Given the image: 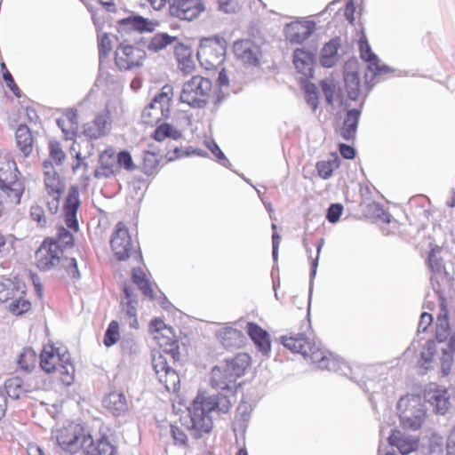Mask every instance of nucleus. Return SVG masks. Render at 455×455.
<instances>
[{
    "mask_svg": "<svg viewBox=\"0 0 455 455\" xmlns=\"http://www.w3.org/2000/svg\"><path fill=\"white\" fill-rule=\"evenodd\" d=\"M148 331L161 349L152 355L154 371L166 390L176 392L180 388V379L173 366L180 362L181 351L173 328L163 319L155 318L150 322Z\"/></svg>",
    "mask_w": 455,
    "mask_h": 455,
    "instance_id": "1",
    "label": "nucleus"
},
{
    "mask_svg": "<svg viewBox=\"0 0 455 455\" xmlns=\"http://www.w3.org/2000/svg\"><path fill=\"white\" fill-rule=\"evenodd\" d=\"M281 342L292 353L302 355L305 359L314 363L318 370L339 371L347 368V363L338 355L325 349L320 342L305 333L283 336Z\"/></svg>",
    "mask_w": 455,
    "mask_h": 455,
    "instance_id": "2",
    "label": "nucleus"
},
{
    "mask_svg": "<svg viewBox=\"0 0 455 455\" xmlns=\"http://www.w3.org/2000/svg\"><path fill=\"white\" fill-rule=\"evenodd\" d=\"M438 353H441L442 372L444 376H448L454 362L455 334L451 331L443 302L442 303V313L437 318L435 338L426 343L420 354L421 360L425 363H431Z\"/></svg>",
    "mask_w": 455,
    "mask_h": 455,
    "instance_id": "3",
    "label": "nucleus"
},
{
    "mask_svg": "<svg viewBox=\"0 0 455 455\" xmlns=\"http://www.w3.org/2000/svg\"><path fill=\"white\" fill-rule=\"evenodd\" d=\"M231 406L230 400L224 395L210 396L205 393L198 394L189 411L190 423L188 425V429L190 435L198 439L209 434L213 428L210 413L212 411L227 413Z\"/></svg>",
    "mask_w": 455,
    "mask_h": 455,
    "instance_id": "4",
    "label": "nucleus"
},
{
    "mask_svg": "<svg viewBox=\"0 0 455 455\" xmlns=\"http://www.w3.org/2000/svg\"><path fill=\"white\" fill-rule=\"evenodd\" d=\"M251 359L247 353H238L230 359L214 366L211 372V385L220 391H233L237 387V379L249 370Z\"/></svg>",
    "mask_w": 455,
    "mask_h": 455,
    "instance_id": "5",
    "label": "nucleus"
},
{
    "mask_svg": "<svg viewBox=\"0 0 455 455\" xmlns=\"http://www.w3.org/2000/svg\"><path fill=\"white\" fill-rule=\"evenodd\" d=\"M180 99L192 108H203L212 100L220 102L222 95L210 78L196 75L183 84Z\"/></svg>",
    "mask_w": 455,
    "mask_h": 455,
    "instance_id": "6",
    "label": "nucleus"
},
{
    "mask_svg": "<svg viewBox=\"0 0 455 455\" xmlns=\"http://www.w3.org/2000/svg\"><path fill=\"white\" fill-rule=\"evenodd\" d=\"M56 438L61 449L71 454L83 450L88 455V451L98 448V441L94 443L92 435L79 424H68L59 431Z\"/></svg>",
    "mask_w": 455,
    "mask_h": 455,
    "instance_id": "7",
    "label": "nucleus"
},
{
    "mask_svg": "<svg viewBox=\"0 0 455 455\" xmlns=\"http://www.w3.org/2000/svg\"><path fill=\"white\" fill-rule=\"evenodd\" d=\"M132 283L124 287V296L121 300L122 312L130 327L140 328L137 319V308L139 306L138 291H142V270L140 267L132 268Z\"/></svg>",
    "mask_w": 455,
    "mask_h": 455,
    "instance_id": "8",
    "label": "nucleus"
},
{
    "mask_svg": "<svg viewBox=\"0 0 455 455\" xmlns=\"http://www.w3.org/2000/svg\"><path fill=\"white\" fill-rule=\"evenodd\" d=\"M18 172L16 164L7 154L0 153V188L14 200L20 203V198L24 191L23 184L17 180Z\"/></svg>",
    "mask_w": 455,
    "mask_h": 455,
    "instance_id": "9",
    "label": "nucleus"
},
{
    "mask_svg": "<svg viewBox=\"0 0 455 455\" xmlns=\"http://www.w3.org/2000/svg\"><path fill=\"white\" fill-rule=\"evenodd\" d=\"M225 42L218 38L203 40L197 50V59L206 70H212L221 66L225 60Z\"/></svg>",
    "mask_w": 455,
    "mask_h": 455,
    "instance_id": "10",
    "label": "nucleus"
},
{
    "mask_svg": "<svg viewBox=\"0 0 455 455\" xmlns=\"http://www.w3.org/2000/svg\"><path fill=\"white\" fill-rule=\"evenodd\" d=\"M401 425L405 429H419L425 419L426 412L417 397L401 398L398 403Z\"/></svg>",
    "mask_w": 455,
    "mask_h": 455,
    "instance_id": "11",
    "label": "nucleus"
},
{
    "mask_svg": "<svg viewBox=\"0 0 455 455\" xmlns=\"http://www.w3.org/2000/svg\"><path fill=\"white\" fill-rule=\"evenodd\" d=\"M172 97V88L169 85L164 86L161 92L156 94L146 108L144 117H147V120L144 122L153 124L168 118L170 116Z\"/></svg>",
    "mask_w": 455,
    "mask_h": 455,
    "instance_id": "12",
    "label": "nucleus"
},
{
    "mask_svg": "<svg viewBox=\"0 0 455 455\" xmlns=\"http://www.w3.org/2000/svg\"><path fill=\"white\" fill-rule=\"evenodd\" d=\"M63 250L54 240L45 239L36 251V266L40 270L48 271L62 260Z\"/></svg>",
    "mask_w": 455,
    "mask_h": 455,
    "instance_id": "13",
    "label": "nucleus"
},
{
    "mask_svg": "<svg viewBox=\"0 0 455 455\" xmlns=\"http://www.w3.org/2000/svg\"><path fill=\"white\" fill-rule=\"evenodd\" d=\"M204 10L203 0H170V14L180 20H193Z\"/></svg>",
    "mask_w": 455,
    "mask_h": 455,
    "instance_id": "14",
    "label": "nucleus"
},
{
    "mask_svg": "<svg viewBox=\"0 0 455 455\" xmlns=\"http://www.w3.org/2000/svg\"><path fill=\"white\" fill-rule=\"evenodd\" d=\"M110 245L115 256L119 260H125L130 257L132 243L129 231L123 222H118L111 235Z\"/></svg>",
    "mask_w": 455,
    "mask_h": 455,
    "instance_id": "15",
    "label": "nucleus"
},
{
    "mask_svg": "<svg viewBox=\"0 0 455 455\" xmlns=\"http://www.w3.org/2000/svg\"><path fill=\"white\" fill-rule=\"evenodd\" d=\"M450 395L447 388L435 384L429 385L424 392L425 402L433 407L436 414L444 415L451 408Z\"/></svg>",
    "mask_w": 455,
    "mask_h": 455,
    "instance_id": "16",
    "label": "nucleus"
},
{
    "mask_svg": "<svg viewBox=\"0 0 455 455\" xmlns=\"http://www.w3.org/2000/svg\"><path fill=\"white\" fill-rule=\"evenodd\" d=\"M141 60L142 52L138 46L122 45L116 51V64L121 70H129L140 67Z\"/></svg>",
    "mask_w": 455,
    "mask_h": 455,
    "instance_id": "17",
    "label": "nucleus"
},
{
    "mask_svg": "<svg viewBox=\"0 0 455 455\" xmlns=\"http://www.w3.org/2000/svg\"><path fill=\"white\" fill-rule=\"evenodd\" d=\"M235 56L244 65L258 66L259 63V48L251 40L243 39L234 43Z\"/></svg>",
    "mask_w": 455,
    "mask_h": 455,
    "instance_id": "18",
    "label": "nucleus"
},
{
    "mask_svg": "<svg viewBox=\"0 0 455 455\" xmlns=\"http://www.w3.org/2000/svg\"><path fill=\"white\" fill-rule=\"evenodd\" d=\"M315 30V23L312 21H292L286 24L284 36L291 44H301L307 39Z\"/></svg>",
    "mask_w": 455,
    "mask_h": 455,
    "instance_id": "19",
    "label": "nucleus"
},
{
    "mask_svg": "<svg viewBox=\"0 0 455 455\" xmlns=\"http://www.w3.org/2000/svg\"><path fill=\"white\" fill-rule=\"evenodd\" d=\"M360 57L368 63V68L375 75H383L389 71L388 67L382 65L378 56L372 52L365 35H362L358 42Z\"/></svg>",
    "mask_w": 455,
    "mask_h": 455,
    "instance_id": "20",
    "label": "nucleus"
},
{
    "mask_svg": "<svg viewBox=\"0 0 455 455\" xmlns=\"http://www.w3.org/2000/svg\"><path fill=\"white\" fill-rule=\"evenodd\" d=\"M245 330L257 349L264 355H268L271 351V339L269 333L259 324L252 322L247 323Z\"/></svg>",
    "mask_w": 455,
    "mask_h": 455,
    "instance_id": "21",
    "label": "nucleus"
},
{
    "mask_svg": "<svg viewBox=\"0 0 455 455\" xmlns=\"http://www.w3.org/2000/svg\"><path fill=\"white\" fill-rule=\"evenodd\" d=\"M80 205L79 200V191L76 187L72 186L68 194L66 197L64 204V212L66 217V224L67 226L75 230H78V221L76 220V212L77 209Z\"/></svg>",
    "mask_w": 455,
    "mask_h": 455,
    "instance_id": "22",
    "label": "nucleus"
},
{
    "mask_svg": "<svg viewBox=\"0 0 455 455\" xmlns=\"http://www.w3.org/2000/svg\"><path fill=\"white\" fill-rule=\"evenodd\" d=\"M174 56L178 63V68L183 75L192 74L196 70L193 52L189 46L181 43L176 44L174 47Z\"/></svg>",
    "mask_w": 455,
    "mask_h": 455,
    "instance_id": "23",
    "label": "nucleus"
},
{
    "mask_svg": "<svg viewBox=\"0 0 455 455\" xmlns=\"http://www.w3.org/2000/svg\"><path fill=\"white\" fill-rule=\"evenodd\" d=\"M391 445L395 446L403 455H407L419 447V441L418 438L407 436L400 430H393L388 437Z\"/></svg>",
    "mask_w": 455,
    "mask_h": 455,
    "instance_id": "24",
    "label": "nucleus"
},
{
    "mask_svg": "<svg viewBox=\"0 0 455 455\" xmlns=\"http://www.w3.org/2000/svg\"><path fill=\"white\" fill-rule=\"evenodd\" d=\"M293 64L305 79L313 76L314 55L305 49L298 48L293 52Z\"/></svg>",
    "mask_w": 455,
    "mask_h": 455,
    "instance_id": "25",
    "label": "nucleus"
},
{
    "mask_svg": "<svg viewBox=\"0 0 455 455\" xmlns=\"http://www.w3.org/2000/svg\"><path fill=\"white\" fill-rule=\"evenodd\" d=\"M110 128V124L108 122V117L104 115H98L92 122L87 123L84 125L83 133L89 140H96L105 136Z\"/></svg>",
    "mask_w": 455,
    "mask_h": 455,
    "instance_id": "26",
    "label": "nucleus"
},
{
    "mask_svg": "<svg viewBox=\"0 0 455 455\" xmlns=\"http://www.w3.org/2000/svg\"><path fill=\"white\" fill-rule=\"evenodd\" d=\"M57 371L60 376V380L66 386H70L74 382L75 367L70 361V355L68 352L60 354L57 350Z\"/></svg>",
    "mask_w": 455,
    "mask_h": 455,
    "instance_id": "27",
    "label": "nucleus"
},
{
    "mask_svg": "<svg viewBox=\"0 0 455 455\" xmlns=\"http://www.w3.org/2000/svg\"><path fill=\"white\" fill-rule=\"evenodd\" d=\"M360 115L361 111L358 109H350L347 112L343 124L339 130V135L344 140H355Z\"/></svg>",
    "mask_w": 455,
    "mask_h": 455,
    "instance_id": "28",
    "label": "nucleus"
},
{
    "mask_svg": "<svg viewBox=\"0 0 455 455\" xmlns=\"http://www.w3.org/2000/svg\"><path fill=\"white\" fill-rule=\"evenodd\" d=\"M217 338L226 348L238 347L243 342V333L232 327H221L217 331Z\"/></svg>",
    "mask_w": 455,
    "mask_h": 455,
    "instance_id": "29",
    "label": "nucleus"
},
{
    "mask_svg": "<svg viewBox=\"0 0 455 455\" xmlns=\"http://www.w3.org/2000/svg\"><path fill=\"white\" fill-rule=\"evenodd\" d=\"M103 404L115 416L122 415L128 409L125 396L117 392H112L107 395L103 400Z\"/></svg>",
    "mask_w": 455,
    "mask_h": 455,
    "instance_id": "30",
    "label": "nucleus"
},
{
    "mask_svg": "<svg viewBox=\"0 0 455 455\" xmlns=\"http://www.w3.org/2000/svg\"><path fill=\"white\" fill-rule=\"evenodd\" d=\"M16 144L24 156L30 155L33 149V137L29 128L20 125L15 132Z\"/></svg>",
    "mask_w": 455,
    "mask_h": 455,
    "instance_id": "31",
    "label": "nucleus"
},
{
    "mask_svg": "<svg viewBox=\"0 0 455 455\" xmlns=\"http://www.w3.org/2000/svg\"><path fill=\"white\" fill-rule=\"evenodd\" d=\"M339 48V38H333L326 43L322 51L320 62L325 68H331L336 61V55Z\"/></svg>",
    "mask_w": 455,
    "mask_h": 455,
    "instance_id": "32",
    "label": "nucleus"
},
{
    "mask_svg": "<svg viewBox=\"0 0 455 455\" xmlns=\"http://www.w3.org/2000/svg\"><path fill=\"white\" fill-rule=\"evenodd\" d=\"M151 137L156 141H164L166 139L178 140L182 137V132L173 125L163 123L155 129Z\"/></svg>",
    "mask_w": 455,
    "mask_h": 455,
    "instance_id": "33",
    "label": "nucleus"
},
{
    "mask_svg": "<svg viewBox=\"0 0 455 455\" xmlns=\"http://www.w3.org/2000/svg\"><path fill=\"white\" fill-rule=\"evenodd\" d=\"M55 348L52 346L44 347L40 355V366L47 373L58 372Z\"/></svg>",
    "mask_w": 455,
    "mask_h": 455,
    "instance_id": "34",
    "label": "nucleus"
},
{
    "mask_svg": "<svg viewBox=\"0 0 455 455\" xmlns=\"http://www.w3.org/2000/svg\"><path fill=\"white\" fill-rule=\"evenodd\" d=\"M344 82L348 98L352 100H358L361 92L359 74L355 71H346Z\"/></svg>",
    "mask_w": 455,
    "mask_h": 455,
    "instance_id": "35",
    "label": "nucleus"
},
{
    "mask_svg": "<svg viewBox=\"0 0 455 455\" xmlns=\"http://www.w3.org/2000/svg\"><path fill=\"white\" fill-rule=\"evenodd\" d=\"M320 87L327 104L333 106L336 101L341 100V92L332 79L322 80L320 82Z\"/></svg>",
    "mask_w": 455,
    "mask_h": 455,
    "instance_id": "36",
    "label": "nucleus"
},
{
    "mask_svg": "<svg viewBox=\"0 0 455 455\" xmlns=\"http://www.w3.org/2000/svg\"><path fill=\"white\" fill-rule=\"evenodd\" d=\"M24 293L21 288L10 279L0 282V302L13 300L17 296Z\"/></svg>",
    "mask_w": 455,
    "mask_h": 455,
    "instance_id": "37",
    "label": "nucleus"
},
{
    "mask_svg": "<svg viewBox=\"0 0 455 455\" xmlns=\"http://www.w3.org/2000/svg\"><path fill=\"white\" fill-rule=\"evenodd\" d=\"M100 168L97 169L94 172L96 178H108L115 174L118 170L117 164H116L111 156L108 155L106 152L100 155Z\"/></svg>",
    "mask_w": 455,
    "mask_h": 455,
    "instance_id": "38",
    "label": "nucleus"
},
{
    "mask_svg": "<svg viewBox=\"0 0 455 455\" xmlns=\"http://www.w3.org/2000/svg\"><path fill=\"white\" fill-rule=\"evenodd\" d=\"M176 40V37L171 36L166 33L155 35L148 42L147 48L149 52H157L165 49Z\"/></svg>",
    "mask_w": 455,
    "mask_h": 455,
    "instance_id": "39",
    "label": "nucleus"
},
{
    "mask_svg": "<svg viewBox=\"0 0 455 455\" xmlns=\"http://www.w3.org/2000/svg\"><path fill=\"white\" fill-rule=\"evenodd\" d=\"M118 30L121 33L138 31L142 33V16H129L118 21Z\"/></svg>",
    "mask_w": 455,
    "mask_h": 455,
    "instance_id": "40",
    "label": "nucleus"
},
{
    "mask_svg": "<svg viewBox=\"0 0 455 455\" xmlns=\"http://www.w3.org/2000/svg\"><path fill=\"white\" fill-rule=\"evenodd\" d=\"M339 166V162L336 155L333 156V158L331 160H323L319 161L315 164V169L317 171L318 175L323 179L327 180L331 175L335 169H337Z\"/></svg>",
    "mask_w": 455,
    "mask_h": 455,
    "instance_id": "41",
    "label": "nucleus"
},
{
    "mask_svg": "<svg viewBox=\"0 0 455 455\" xmlns=\"http://www.w3.org/2000/svg\"><path fill=\"white\" fill-rule=\"evenodd\" d=\"M144 297H148L149 299L158 302L159 304H163L166 298L164 294L161 291L158 286L150 282L146 275H144Z\"/></svg>",
    "mask_w": 455,
    "mask_h": 455,
    "instance_id": "42",
    "label": "nucleus"
},
{
    "mask_svg": "<svg viewBox=\"0 0 455 455\" xmlns=\"http://www.w3.org/2000/svg\"><path fill=\"white\" fill-rule=\"evenodd\" d=\"M117 448L107 436L98 439V448L88 451V455H116Z\"/></svg>",
    "mask_w": 455,
    "mask_h": 455,
    "instance_id": "43",
    "label": "nucleus"
},
{
    "mask_svg": "<svg viewBox=\"0 0 455 455\" xmlns=\"http://www.w3.org/2000/svg\"><path fill=\"white\" fill-rule=\"evenodd\" d=\"M117 448L107 436L98 439V448L88 451V455H116Z\"/></svg>",
    "mask_w": 455,
    "mask_h": 455,
    "instance_id": "44",
    "label": "nucleus"
},
{
    "mask_svg": "<svg viewBox=\"0 0 455 455\" xmlns=\"http://www.w3.org/2000/svg\"><path fill=\"white\" fill-rule=\"evenodd\" d=\"M30 307V302L22 299L21 295L17 296L8 306L9 311L15 315H20L28 312Z\"/></svg>",
    "mask_w": 455,
    "mask_h": 455,
    "instance_id": "45",
    "label": "nucleus"
},
{
    "mask_svg": "<svg viewBox=\"0 0 455 455\" xmlns=\"http://www.w3.org/2000/svg\"><path fill=\"white\" fill-rule=\"evenodd\" d=\"M36 361V354L31 347L24 348L18 359L19 365L25 370L33 368Z\"/></svg>",
    "mask_w": 455,
    "mask_h": 455,
    "instance_id": "46",
    "label": "nucleus"
},
{
    "mask_svg": "<svg viewBox=\"0 0 455 455\" xmlns=\"http://www.w3.org/2000/svg\"><path fill=\"white\" fill-rule=\"evenodd\" d=\"M120 338L119 334V324L117 321H112L104 335V345L106 347H111L116 344Z\"/></svg>",
    "mask_w": 455,
    "mask_h": 455,
    "instance_id": "47",
    "label": "nucleus"
},
{
    "mask_svg": "<svg viewBox=\"0 0 455 455\" xmlns=\"http://www.w3.org/2000/svg\"><path fill=\"white\" fill-rule=\"evenodd\" d=\"M160 157L151 152L144 153V174L152 175L159 166Z\"/></svg>",
    "mask_w": 455,
    "mask_h": 455,
    "instance_id": "48",
    "label": "nucleus"
},
{
    "mask_svg": "<svg viewBox=\"0 0 455 455\" xmlns=\"http://www.w3.org/2000/svg\"><path fill=\"white\" fill-rule=\"evenodd\" d=\"M5 393L12 399H19L22 391L21 380L18 378L10 379L4 383Z\"/></svg>",
    "mask_w": 455,
    "mask_h": 455,
    "instance_id": "49",
    "label": "nucleus"
},
{
    "mask_svg": "<svg viewBox=\"0 0 455 455\" xmlns=\"http://www.w3.org/2000/svg\"><path fill=\"white\" fill-rule=\"evenodd\" d=\"M307 103L315 111L318 108L319 99L317 88L314 84H307L304 87Z\"/></svg>",
    "mask_w": 455,
    "mask_h": 455,
    "instance_id": "50",
    "label": "nucleus"
},
{
    "mask_svg": "<svg viewBox=\"0 0 455 455\" xmlns=\"http://www.w3.org/2000/svg\"><path fill=\"white\" fill-rule=\"evenodd\" d=\"M50 157L56 164H62L66 158V154L62 150L60 144L58 141H51L49 143Z\"/></svg>",
    "mask_w": 455,
    "mask_h": 455,
    "instance_id": "51",
    "label": "nucleus"
},
{
    "mask_svg": "<svg viewBox=\"0 0 455 455\" xmlns=\"http://www.w3.org/2000/svg\"><path fill=\"white\" fill-rule=\"evenodd\" d=\"M44 183L45 187L48 189V193L52 192H60V180L57 172H46V175H44Z\"/></svg>",
    "mask_w": 455,
    "mask_h": 455,
    "instance_id": "52",
    "label": "nucleus"
},
{
    "mask_svg": "<svg viewBox=\"0 0 455 455\" xmlns=\"http://www.w3.org/2000/svg\"><path fill=\"white\" fill-rule=\"evenodd\" d=\"M62 266L66 268V271L69 276L73 279L78 280L81 275L78 270L77 261L74 258H62L60 261Z\"/></svg>",
    "mask_w": 455,
    "mask_h": 455,
    "instance_id": "53",
    "label": "nucleus"
},
{
    "mask_svg": "<svg viewBox=\"0 0 455 455\" xmlns=\"http://www.w3.org/2000/svg\"><path fill=\"white\" fill-rule=\"evenodd\" d=\"M60 245V249L71 247L74 243L72 234L65 228H60L58 232V240L55 241Z\"/></svg>",
    "mask_w": 455,
    "mask_h": 455,
    "instance_id": "54",
    "label": "nucleus"
},
{
    "mask_svg": "<svg viewBox=\"0 0 455 455\" xmlns=\"http://www.w3.org/2000/svg\"><path fill=\"white\" fill-rule=\"evenodd\" d=\"M117 165L118 168L123 166L127 171H133L136 168L130 153L127 151H122L118 154Z\"/></svg>",
    "mask_w": 455,
    "mask_h": 455,
    "instance_id": "55",
    "label": "nucleus"
},
{
    "mask_svg": "<svg viewBox=\"0 0 455 455\" xmlns=\"http://www.w3.org/2000/svg\"><path fill=\"white\" fill-rule=\"evenodd\" d=\"M99 56L101 59L102 57H106L108 53L111 51V41L107 33H104L102 36H99Z\"/></svg>",
    "mask_w": 455,
    "mask_h": 455,
    "instance_id": "56",
    "label": "nucleus"
},
{
    "mask_svg": "<svg viewBox=\"0 0 455 455\" xmlns=\"http://www.w3.org/2000/svg\"><path fill=\"white\" fill-rule=\"evenodd\" d=\"M31 218L37 222L38 226L43 228L46 225V218L44 209L39 205H33L30 209Z\"/></svg>",
    "mask_w": 455,
    "mask_h": 455,
    "instance_id": "57",
    "label": "nucleus"
},
{
    "mask_svg": "<svg viewBox=\"0 0 455 455\" xmlns=\"http://www.w3.org/2000/svg\"><path fill=\"white\" fill-rule=\"evenodd\" d=\"M342 212L343 206L340 204H332L328 208L326 218L329 222L335 223L339 220Z\"/></svg>",
    "mask_w": 455,
    "mask_h": 455,
    "instance_id": "58",
    "label": "nucleus"
},
{
    "mask_svg": "<svg viewBox=\"0 0 455 455\" xmlns=\"http://www.w3.org/2000/svg\"><path fill=\"white\" fill-rule=\"evenodd\" d=\"M172 435L176 445H187L188 436L185 432L177 426H172Z\"/></svg>",
    "mask_w": 455,
    "mask_h": 455,
    "instance_id": "59",
    "label": "nucleus"
},
{
    "mask_svg": "<svg viewBox=\"0 0 455 455\" xmlns=\"http://www.w3.org/2000/svg\"><path fill=\"white\" fill-rule=\"evenodd\" d=\"M60 192L48 193L47 207L52 214L57 213L60 204Z\"/></svg>",
    "mask_w": 455,
    "mask_h": 455,
    "instance_id": "60",
    "label": "nucleus"
},
{
    "mask_svg": "<svg viewBox=\"0 0 455 455\" xmlns=\"http://www.w3.org/2000/svg\"><path fill=\"white\" fill-rule=\"evenodd\" d=\"M219 5L226 13H234L238 9L237 0H219Z\"/></svg>",
    "mask_w": 455,
    "mask_h": 455,
    "instance_id": "61",
    "label": "nucleus"
},
{
    "mask_svg": "<svg viewBox=\"0 0 455 455\" xmlns=\"http://www.w3.org/2000/svg\"><path fill=\"white\" fill-rule=\"evenodd\" d=\"M3 78L6 83V86L14 93V95L20 97V89L15 84L12 74L8 70L3 73Z\"/></svg>",
    "mask_w": 455,
    "mask_h": 455,
    "instance_id": "62",
    "label": "nucleus"
},
{
    "mask_svg": "<svg viewBox=\"0 0 455 455\" xmlns=\"http://www.w3.org/2000/svg\"><path fill=\"white\" fill-rule=\"evenodd\" d=\"M427 264L432 272H439L442 268L440 259L436 257L434 250L428 253Z\"/></svg>",
    "mask_w": 455,
    "mask_h": 455,
    "instance_id": "63",
    "label": "nucleus"
},
{
    "mask_svg": "<svg viewBox=\"0 0 455 455\" xmlns=\"http://www.w3.org/2000/svg\"><path fill=\"white\" fill-rule=\"evenodd\" d=\"M446 455H455V426L451 428L447 437Z\"/></svg>",
    "mask_w": 455,
    "mask_h": 455,
    "instance_id": "64",
    "label": "nucleus"
}]
</instances>
